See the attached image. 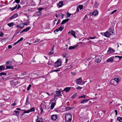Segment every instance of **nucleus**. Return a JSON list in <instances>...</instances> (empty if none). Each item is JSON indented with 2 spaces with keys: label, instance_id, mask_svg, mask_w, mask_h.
I'll list each match as a JSON object with an SVG mask.
<instances>
[{
  "label": "nucleus",
  "instance_id": "9b49d317",
  "mask_svg": "<svg viewBox=\"0 0 122 122\" xmlns=\"http://www.w3.org/2000/svg\"><path fill=\"white\" fill-rule=\"evenodd\" d=\"M98 12L97 10H95L92 13V14L94 15H96L98 14Z\"/></svg>",
  "mask_w": 122,
  "mask_h": 122
},
{
  "label": "nucleus",
  "instance_id": "cd10ccee",
  "mask_svg": "<svg viewBox=\"0 0 122 122\" xmlns=\"http://www.w3.org/2000/svg\"><path fill=\"white\" fill-rule=\"evenodd\" d=\"M17 5H16L13 8H11L10 7V9L12 11H13L16 8H17Z\"/></svg>",
  "mask_w": 122,
  "mask_h": 122
},
{
  "label": "nucleus",
  "instance_id": "a19ab883",
  "mask_svg": "<svg viewBox=\"0 0 122 122\" xmlns=\"http://www.w3.org/2000/svg\"><path fill=\"white\" fill-rule=\"evenodd\" d=\"M81 97L83 98H86V97H85V95H82V96H81L79 97V98H81Z\"/></svg>",
  "mask_w": 122,
  "mask_h": 122
},
{
  "label": "nucleus",
  "instance_id": "9d476101",
  "mask_svg": "<svg viewBox=\"0 0 122 122\" xmlns=\"http://www.w3.org/2000/svg\"><path fill=\"white\" fill-rule=\"evenodd\" d=\"M56 95L57 97L62 96L61 94V92L59 91H56Z\"/></svg>",
  "mask_w": 122,
  "mask_h": 122
},
{
  "label": "nucleus",
  "instance_id": "f704fd0d",
  "mask_svg": "<svg viewBox=\"0 0 122 122\" xmlns=\"http://www.w3.org/2000/svg\"><path fill=\"white\" fill-rule=\"evenodd\" d=\"M30 112V110H29L27 111H24L23 113H28Z\"/></svg>",
  "mask_w": 122,
  "mask_h": 122
},
{
  "label": "nucleus",
  "instance_id": "6ab92c4d",
  "mask_svg": "<svg viewBox=\"0 0 122 122\" xmlns=\"http://www.w3.org/2000/svg\"><path fill=\"white\" fill-rule=\"evenodd\" d=\"M35 14L37 16H40L41 15V13L40 11H39L36 12Z\"/></svg>",
  "mask_w": 122,
  "mask_h": 122
},
{
  "label": "nucleus",
  "instance_id": "4d7b16f0",
  "mask_svg": "<svg viewBox=\"0 0 122 122\" xmlns=\"http://www.w3.org/2000/svg\"><path fill=\"white\" fill-rule=\"evenodd\" d=\"M60 71V70H54L53 71L57 72Z\"/></svg>",
  "mask_w": 122,
  "mask_h": 122
},
{
  "label": "nucleus",
  "instance_id": "c9c22d12",
  "mask_svg": "<svg viewBox=\"0 0 122 122\" xmlns=\"http://www.w3.org/2000/svg\"><path fill=\"white\" fill-rule=\"evenodd\" d=\"M30 29L31 27H27L25 29L26 30V32L28 30H29Z\"/></svg>",
  "mask_w": 122,
  "mask_h": 122
},
{
  "label": "nucleus",
  "instance_id": "423d86ee",
  "mask_svg": "<svg viewBox=\"0 0 122 122\" xmlns=\"http://www.w3.org/2000/svg\"><path fill=\"white\" fill-rule=\"evenodd\" d=\"M108 31L110 35H114V32L113 30L111 29L110 28L108 29Z\"/></svg>",
  "mask_w": 122,
  "mask_h": 122
},
{
  "label": "nucleus",
  "instance_id": "2f4dec72",
  "mask_svg": "<svg viewBox=\"0 0 122 122\" xmlns=\"http://www.w3.org/2000/svg\"><path fill=\"white\" fill-rule=\"evenodd\" d=\"M29 110H30V112H34L35 111V109L33 107L31 108Z\"/></svg>",
  "mask_w": 122,
  "mask_h": 122
},
{
  "label": "nucleus",
  "instance_id": "1a4fd4ad",
  "mask_svg": "<svg viewBox=\"0 0 122 122\" xmlns=\"http://www.w3.org/2000/svg\"><path fill=\"white\" fill-rule=\"evenodd\" d=\"M71 88V87H67L66 88H64V90H63L62 91H66V93L70 91Z\"/></svg>",
  "mask_w": 122,
  "mask_h": 122
},
{
  "label": "nucleus",
  "instance_id": "c85d7f7f",
  "mask_svg": "<svg viewBox=\"0 0 122 122\" xmlns=\"http://www.w3.org/2000/svg\"><path fill=\"white\" fill-rule=\"evenodd\" d=\"M64 28V27L63 26H62L60 27L58 29L59 30L61 31Z\"/></svg>",
  "mask_w": 122,
  "mask_h": 122
},
{
  "label": "nucleus",
  "instance_id": "79ce46f5",
  "mask_svg": "<svg viewBox=\"0 0 122 122\" xmlns=\"http://www.w3.org/2000/svg\"><path fill=\"white\" fill-rule=\"evenodd\" d=\"M44 8H38V10L39 11H41Z\"/></svg>",
  "mask_w": 122,
  "mask_h": 122
},
{
  "label": "nucleus",
  "instance_id": "13d9d810",
  "mask_svg": "<svg viewBox=\"0 0 122 122\" xmlns=\"http://www.w3.org/2000/svg\"><path fill=\"white\" fill-rule=\"evenodd\" d=\"M19 42L18 41L16 42H15V43L14 44V45H16V44H17Z\"/></svg>",
  "mask_w": 122,
  "mask_h": 122
},
{
  "label": "nucleus",
  "instance_id": "39448f33",
  "mask_svg": "<svg viewBox=\"0 0 122 122\" xmlns=\"http://www.w3.org/2000/svg\"><path fill=\"white\" fill-rule=\"evenodd\" d=\"M57 118L56 115H53L51 117V119L52 120H55Z\"/></svg>",
  "mask_w": 122,
  "mask_h": 122
},
{
  "label": "nucleus",
  "instance_id": "052dcab7",
  "mask_svg": "<svg viewBox=\"0 0 122 122\" xmlns=\"http://www.w3.org/2000/svg\"><path fill=\"white\" fill-rule=\"evenodd\" d=\"M90 39H93V37H89V38H88L87 39V40H89Z\"/></svg>",
  "mask_w": 122,
  "mask_h": 122
},
{
  "label": "nucleus",
  "instance_id": "a18cd8bd",
  "mask_svg": "<svg viewBox=\"0 0 122 122\" xmlns=\"http://www.w3.org/2000/svg\"><path fill=\"white\" fill-rule=\"evenodd\" d=\"M23 39V38L22 37H21L20 39L18 40V41L19 42H20L22 41Z\"/></svg>",
  "mask_w": 122,
  "mask_h": 122
},
{
  "label": "nucleus",
  "instance_id": "c03bdc74",
  "mask_svg": "<svg viewBox=\"0 0 122 122\" xmlns=\"http://www.w3.org/2000/svg\"><path fill=\"white\" fill-rule=\"evenodd\" d=\"M15 2L17 4H18L20 2V0H15Z\"/></svg>",
  "mask_w": 122,
  "mask_h": 122
},
{
  "label": "nucleus",
  "instance_id": "49530a36",
  "mask_svg": "<svg viewBox=\"0 0 122 122\" xmlns=\"http://www.w3.org/2000/svg\"><path fill=\"white\" fill-rule=\"evenodd\" d=\"M25 31H26L25 29L23 30L21 32H20V33H21Z\"/></svg>",
  "mask_w": 122,
  "mask_h": 122
},
{
  "label": "nucleus",
  "instance_id": "a878e982",
  "mask_svg": "<svg viewBox=\"0 0 122 122\" xmlns=\"http://www.w3.org/2000/svg\"><path fill=\"white\" fill-rule=\"evenodd\" d=\"M77 7L79 8L80 10H81L83 8V6L82 5H79L77 6Z\"/></svg>",
  "mask_w": 122,
  "mask_h": 122
},
{
  "label": "nucleus",
  "instance_id": "f03ea898",
  "mask_svg": "<svg viewBox=\"0 0 122 122\" xmlns=\"http://www.w3.org/2000/svg\"><path fill=\"white\" fill-rule=\"evenodd\" d=\"M61 65V60H59L55 62L54 66L56 67L60 66Z\"/></svg>",
  "mask_w": 122,
  "mask_h": 122
},
{
  "label": "nucleus",
  "instance_id": "bf43d9fd",
  "mask_svg": "<svg viewBox=\"0 0 122 122\" xmlns=\"http://www.w3.org/2000/svg\"><path fill=\"white\" fill-rule=\"evenodd\" d=\"M12 46H11V45H9L8 46V48L9 49H10L11 47H12Z\"/></svg>",
  "mask_w": 122,
  "mask_h": 122
},
{
  "label": "nucleus",
  "instance_id": "09e8293b",
  "mask_svg": "<svg viewBox=\"0 0 122 122\" xmlns=\"http://www.w3.org/2000/svg\"><path fill=\"white\" fill-rule=\"evenodd\" d=\"M71 14H70L69 13H68L67 14V17H69L71 15Z\"/></svg>",
  "mask_w": 122,
  "mask_h": 122
},
{
  "label": "nucleus",
  "instance_id": "e433bc0d",
  "mask_svg": "<svg viewBox=\"0 0 122 122\" xmlns=\"http://www.w3.org/2000/svg\"><path fill=\"white\" fill-rule=\"evenodd\" d=\"M31 85L30 84L28 86V87L27 89V90H29L30 89V88L31 87Z\"/></svg>",
  "mask_w": 122,
  "mask_h": 122
},
{
  "label": "nucleus",
  "instance_id": "5fc2aeb1",
  "mask_svg": "<svg viewBox=\"0 0 122 122\" xmlns=\"http://www.w3.org/2000/svg\"><path fill=\"white\" fill-rule=\"evenodd\" d=\"M60 22V20H58V21L56 23V25L58 24Z\"/></svg>",
  "mask_w": 122,
  "mask_h": 122
},
{
  "label": "nucleus",
  "instance_id": "ea45409f",
  "mask_svg": "<svg viewBox=\"0 0 122 122\" xmlns=\"http://www.w3.org/2000/svg\"><path fill=\"white\" fill-rule=\"evenodd\" d=\"M106 112L105 111H102V112H100V113H101V114H102V115H103V116L104 115V114H105V113Z\"/></svg>",
  "mask_w": 122,
  "mask_h": 122
},
{
  "label": "nucleus",
  "instance_id": "c756f323",
  "mask_svg": "<svg viewBox=\"0 0 122 122\" xmlns=\"http://www.w3.org/2000/svg\"><path fill=\"white\" fill-rule=\"evenodd\" d=\"M14 112H15V115H16L17 116H18L19 115V112L17 111H15Z\"/></svg>",
  "mask_w": 122,
  "mask_h": 122
},
{
  "label": "nucleus",
  "instance_id": "bb28decb",
  "mask_svg": "<svg viewBox=\"0 0 122 122\" xmlns=\"http://www.w3.org/2000/svg\"><path fill=\"white\" fill-rule=\"evenodd\" d=\"M5 68L3 66H0V71L4 70Z\"/></svg>",
  "mask_w": 122,
  "mask_h": 122
},
{
  "label": "nucleus",
  "instance_id": "0eeeda50",
  "mask_svg": "<svg viewBox=\"0 0 122 122\" xmlns=\"http://www.w3.org/2000/svg\"><path fill=\"white\" fill-rule=\"evenodd\" d=\"M115 50L111 48H109V49L107 51L108 53H111L112 52H114L115 51Z\"/></svg>",
  "mask_w": 122,
  "mask_h": 122
},
{
  "label": "nucleus",
  "instance_id": "aec40b11",
  "mask_svg": "<svg viewBox=\"0 0 122 122\" xmlns=\"http://www.w3.org/2000/svg\"><path fill=\"white\" fill-rule=\"evenodd\" d=\"M55 105V103L54 102H52L51 104L50 109H52L54 107Z\"/></svg>",
  "mask_w": 122,
  "mask_h": 122
},
{
  "label": "nucleus",
  "instance_id": "69168bd1",
  "mask_svg": "<svg viewBox=\"0 0 122 122\" xmlns=\"http://www.w3.org/2000/svg\"><path fill=\"white\" fill-rule=\"evenodd\" d=\"M75 96H76V95H74L71 96V97L72 98H74V97H75Z\"/></svg>",
  "mask_w": 122,
  "mask_h": 122
},
{
  "label": "nucleus",
  "instance_id": "473e14b6",
  "mask_svg": "<svg viewBox=\"0 0 122 122\" xmlns=\"http://www.w3.org/2000/svg\"><path fill=\"white\" fill-rule=\"evenodd\" d=\"M54 52V51L53 50H51L50 52L49 53V55H52Z\"/></svg>",
  "mask_w": 122,
  "mask_h": 122
},
{
  "label": "nucleus",
  "instance_id": "f257e3e1",
  "mask_svg": "<svg viewBox=\"0 0 122 122\" xmlns=\"http://www.w3.org/2000/svg\"><path fill=\"white\" fill-rule=\"evenodd\" d=\"M72 118L71 114L69 113L67 114L65 117L66 120L67 122H70L71 121Z\"/></svg>",
  "mask_w": 122,
  "mask_h": 122
},
{
  "label": "nucleus",
  "instance_id": "e2e57ef3",
  "mask_svg": "<svg viewBox=\"0 0 122 122\" xmlns=\"http://www.w3.org/2000/svg\"><path fill=\"white\" fill-rule=\"evenodd\" d=\"M2 74V75H6V73H1Z\"/></svg>",
  "mask_w": 122,
  "mask_h": 122
},
{
  "label": "nucleus",
  "instance_id": "603ef678",
  "mask_svg": "<svg viewBox=\"0 0 122 122\" xmlns=\"http://www.w3.org/2000/svg\"><path fill=\"white\" fill-rule=\"evenodd\" d=\"M71 108L69 107H66V109L67 110H68L70 109V108Z\"/></svg>",
  "mask_w": 122,
  "mask_h": 122
},
{
  "label": "nucleus",
  "instance_id": "7c9ffc66",
  "mask_svg": "<svg viewBox=\"0 0 122 122\" xmlns=\"http://www.w3.org/2000/svg\"><path fill=\"white\" fill-rule=\"evenodd\" d=\"M115 57L116 58L117 57L119 58V60H120L122 58V56H115Z\"/></svg>",
  "mask_w": 122,
  "mask_h": 122
},
{
  "label": "nucleus",
  "instance_id": "4be33fe9",
  "mask_svg": "<svg viewBox=\"0 0 122 122\" xmlns=\"http://www.w3.org/2000/svg\"><path fill=\"white\" fill-rule=\"evenodd\" d=\"M117 120L120 122H122V117H118L117 118Z\"/></svg>",
  "mask_w": 122,
  "mask_h": 122
},
{
  "label": "nucleus",
  "instance_id": "680f3d73",
  "mask_svg": "<svg viewBox=\"0 0 122 122\" xmlns=\"http://www.w3.org/2000/svg\"><path fill=\"white\" fill-rule=\"evenodd\" d=\"M39 41V39H37V40H36L35 41V42H38Z\"/></svg>",
  "mask_w": 122,
  "mask_h": 122
},
{
  "label": "nucleus",
  "instance_id": "864d4df0",
  "mask_svg": "<svg viewBox=\"0 0 122 122\" xmlns=\"http://www.w3.org/2000/svg\"><path fill=\"white\" fill-rule=\"evenodd\" d=\"M59 30L58 29H57L56 30H55L54 31V32H58Z\"/></svg>",
  "mask_w": 122,
  "mask_h": 122
},
{
  "label": "nucleus",
  "instance_id": "58836bf2",
  "mask_svg": "<svg viewBox=\"0 0 122 122\" xmlns=\"http://www.w3.org/2000/svg\"><path fill=\"white\" fill-rule=\"evenodd\" d=\"M3 36V33L2 32H0V36L1 37Z\"/></svg>",
  "mask_w": 122,
  "mask_h": 122
},
{
  "label": "nucleus",
  "instance_id": "a211bd4d",
  "mask_svg": "<svg viewBox=\"0 0 122 122\" xmlns=\"http://www.w3.org/2000/svg\"><path fill=\"white\" fill-rule=\"evenodd\" d=\"M113 59L111 58H110L108 59L106 61V62H112L113 61Z\"/></svg>",
  "mask_w": 122,
  "mask_h": 122
},
{
  "label": "nucleus",
  "instance_id": "393cba45",
  "mask_svg": "<svg viewBox=\"0 0 122 122\" xmlns=\"http://www.w3.org/2000/svg\"><path fill=\"white\" fill-rule=\"evenodd\" d=\"M29 97H27L26 99V102L25 103V104L26 105H28L29 104Z\"/></svg>",
  "mask_w": 122,
  "mask_h": 122
},
{
  "label": "nucleus",
  "instance_id": "6e6d98bb",
  "mask_svg": "<svg viewBox=\"0 0 122 122\" xmlns=\"http://www.w3.org/2000/svg\"><path fill=\"white\" fill-rule=\"evenodd\" d=\"M66 53L63 54V56L64 57H66Z\"/></svg>",
  "mask_w": 122,
  "mask_h": 122
},
{
  "label": "nucleus",
  "instance_id": "ddd939ff",
  "mask_svg": "<svg viewBox=\"0 0 122 122\" xmlns=\"http://www.w3.org/2000/svg\"><path fill=\"white\" fill-rule=\"evenodd\" d=\"M101 61V59L100 57L97 58L95 60V61L98 63H100Z\"/></svg>",
  "mask_w": 122,
  "mask_h": 122
},
{
  "label": "nucleus",
  "instance_id": "20e7f679",
  "mask_svg": "<svg viewBox=\"0 0 122 122\" xmlns=\"http://www.w3.org/2000/svg\"><path fill=\"white\" fill-rule=\"evenodd\" d=\"M82 81L81 77L79 78L76 79V83L77 84H79Z\"/></svg>",
  "mask_w": 122,
  "mask_h": 122
},
{
  "label": "nucleus",
  "instance_id": "dca6fc26",
  "mask_svg": "<svg viewBox=\"0 0 122 122\" xmlns=\"http://www.w3.org/2000/svg\"><path fill=\"white\" fill-rule=\"evenodd\" d=\"M68 33H71V35H72V36H73L75 38V33L74 31L72 30L71 31H69V32Z\"/></svg>",
  "mask_w": 122,
  "mask_h": 122
},
{
  "label": "nucleus",
  "instance_id": "6e6552de",
  "mask_svg": "<svg viewBox=\"0 0 122 122\" xmlns=\"http://www.w3.org/2000/svg\"><path fill=\"white\" fill-rule=\"evenodd\" d=\"M18 15V14L16 13L14 14V15H12L11 17L10 18V19L11 20L17 17Z\"/></svg>",
  "mask_w": 122,
  "mask_h": 122
},
{
  "label": "nucleus",
  "instance_id": "774afa93",
  "mask_svg": "<svg viewBox=\"0 0 122 122\" xmlns=\"http://www.w3.org/2000/svg\"><path fill=\"white\" fill-rule=\"evenodd\" d=\"M95 4L96 6H97L98 5V4L97 3V2H95Z\"/></svg>",
  "mask_w": 122,
  "mask_h": 122
},
{
  "label": "nucleus",
  "instance_id": "f8f14e48",
  "mask_svg": "<svg viewBox=\"0 0 122 122\" xmlns=\"http://www.w3.org/2000/svg\"><path fill=\"white\" fill-rule=\"evenodd\" d=\"M78 46L77 45L75 46H69V47L68 48V49L69 50H71L75 49L76 47H77Z\"/></svg>",
  "mask_w": 122,
  "mask_h": 122
},
{
  "label": "nucleus",
  "instance_id": "4468645a",
  "mask_svg": "<svg viewBox=\"0 0 122 122\" xmlns=\"http://www.w3.org/2000/svg\"><path fill=\"white\" fill-rule=\"evenodd\" d=\"M89 100V99H85L82 101L81 102V103H84L87 102Z\"/></svg>",
  "mask_w": 122,
  "mask_h": 122
},
{
  "label": "nucleus",
  "instance_id": "f3484780",
  "mask_svg": "<svg viewBox=\"0 0 122 122\" xmlns=\"http://www.w3.org/2000/svg\"><path fill=\"white\" fill-rule=\"evenodd\" d=\"M104 35L106 37H108L110 35L108 31H107L104 33Z\"/></svg>",
  "mask_w": 122,
  "mask_h": 122
},
{
  "label": "nucleus",
  "instance_id": "b1692460",
  "mask_svg": "<svg viewBox=\"0 0 122 122\" xmlns=\"http://www.w3.org/2000/svg\"><path fill=\"white\" fill-rule=\"evenodd\" d=\"M14 24L13 22H11L10 23H8L7 25L9 27H11L12 26H13Z\"/></svg>",
  "mask_w": 122,
  "mask_h": 122
},
{
  "label": "nucleus",
  "instance_id": "8fccbe9b",
  "mask_svg": "<svg viewBox=\"0 0 122 122\" xmlns=\"http://www.w3.org/2000/svg\"><path fill=\"white\" fill-rule=\"evenodd\" d=\"M76 88L77 89L79 90L81 89L82 87H81L79 86L78 87Z\"/></svg>",
  "mask_w": 122,
  "mask_h": 122
},
{
  "label": "nucleus",
  "instance_id": "4c0bfd02",
  "mask_svg": "<svg viewBox=\"0 0 122 122\" xmlns=\"http://www.w3.org/2000/svg\"><path fill=\"white\" fill-rule=\"evenodd\" d=\"M53 62H52V61L51 60H49L48 63L49 64H51Z\"/></svg>",
  "mask_w": 122,
  "mask_h": 122
},
{
  "label": "nucleus",
  "instance_id": "5701e85b",
  "mask_svg": "<svg viewBox=\"0 0 122 122\" xmlns=\"http://www.w3.org/2000/svg\"><path fill=\"white\" fill-rule=\"evenodd\" d=\"M6 69H13V67L12 66H6Z\"/></svg>",
  "mask_w": 122,
  "mask_h": 122
},
{
  "label": "nucleus",
  "instance_id": "72a5a7b5",
  "mask_svg": "<svg viewBox=\"0 0 122 122\" xmlns=\"http://www.w3.org/2000/svg\"><path fill=\"white\" fill-rule=\"evenodd\" d=\"M27 74V72L26 71H25L24 72H23V73H21V74L23 76H24L25 75H26Z\"/></svg>",
  "mask_w": 122,
  "mask_h": 122
},
{
  "label": "nucleus",
  "instance_id": "37998d69",
  "mask_svg": "<svg viewBox=\"0 0 122 122\" xmlns=\"http://www.w3.org/2000/svg\"><path fill=\"white\" fill-rule=\"evenodd\" d=\"M117 10H115L113 11H112V13H111V14H113L114 13L116 12L117 11Z\"/></svg>",
  "mask_w": 122,
  "mask_h": 122
},
{
  "label": "nucleus",
  "instance_id": "3c124183",
  "mask_svg": "<svg viewBox=\"0 0 122 122\" xmlns=\"http://www.w3.org/2000/svg\"><path fill=\"white\" fill-rule=\"evenodd\" d=\"M57 97L56 95H55L54 97V99H57Z\"/></svg>",
  "mask_w": 122,
  "mask_h": 122
},
{
  "label": "nucleus",
  "instance_id": "de8ad7c7",
  "mask_svg": "<svg viewBox=\"0 0 122 122\" xmlns=\"http://www.w3.org/2000/svg\"><path fill=\"white\" fill-rule=\"evenodd\" d=\"M16 105V103H12L11 104V106H15Z\"/></svg>",
  "mask_w": 122,
  "mask_h": 122
},
{
  "label": "nucleus",
  "instance_id": "2eb2a0df",
  "mask_svg": "<svg viewBox=\"0 0 122 122\" xmlns=\"http://www.w3.org/2000/svg\"><path fill=\"white\" fill-rule=\"evenodd\" d=\"M69 20V19H67L63 20L61 23V25H62L64 24L65 23L68 21Z\"/></svg>",
  "mask_w": 122,
  "mask_h": 122
},
{
  "label": "nucleus",
  "instance_id": "338daca9",
  "mask_svg": "<svg viewBox=\"0 0 122 122\" xmlns=\"http://www.w3.org/2000/svg\"><path fill=\"white\" fill-rule=\"evenodd\" d=\"M79 11V8L77 7L76 9V12H78V11Z\"/></svg>",
  "mask_w": 122,
  "mask_h": 122
},
{
  "label": "nucleus",
  "instance_id": "0e129e2a",
  "mask_svg": "<svg viewBox=\"0 0 122 122\" xmlns=\"http://www.w3.org/2000/svg\"><path fill=\"white\" fill-rule=\"evenodd\" d=\"M115 112L116 113V115H117V110H115Z\"/></svg>",
  "mask_w": 122,
  "mask_h": 122
},
{
  "label": "nucleus",
  "instance_id": "7ed1b4c3",
  "mask_svg": "<svg viewBox=\"0 0 122 122\" xmlns=\"http://www.w3.org/2000/svg\"><path fill=\"white\" fill-rule=\"evenodd\" d=\"M113 80L115 81L116 82L118 83L119 81V79L118 78H116L114 79L113 80H111L110 82V83H112V84L114 85L112 83L113 81Z\"/></svg>",
  "mask_w": 122,
  "mask_h": 122
},
{
  "label": "nucleus",
  "instance_id": "412c9836",
  "mask_svg": "<svg viewBox=\"0 0 122 122\" xmlns=\"http://www.w3.org/2000/svg\"><path fill=\"white\" fill-rule=\"evenodd\" d=\"M63 4V2L61 1L59 2L58 4V5L60 7H61L62 6Z\"/></svg>",
  "mask_w": 122,
  "mask_h": 122
}]
</instances>
